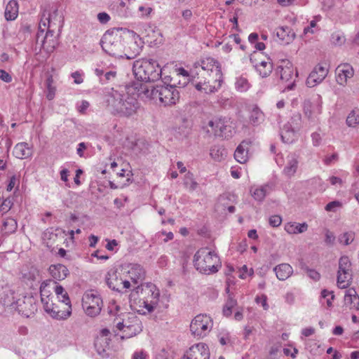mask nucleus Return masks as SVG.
I'll use <instances>...</instances> for the list:
<instances>
[{"label":"nucleus","instance_id":"58836bf2","mask_svg":"<svg viewBox=\"0 0 359 359\" xmlns=\"http://www.w3.org/2000/svg\"><path fill=\"white\" fill-rule=\"evenodd\" d=\"M183 184L184 187L189 190V192L195 191L198 184L194 177V174L191 172H188L184 177Z\"/></svg>","mask_w":359,"mask_h":359},{"label":"nucleus","instance_id":"de8ad7c7","mask_svg":"<svg viewBox=\"0 0 359 359\" xmlns=\"http://www.w3.org/2000/svg\"><path fill=\"white\" fill-rule=\"evenodd\" d=\"M354 238L355 233L353 231H347L341 233L339 236L338 241L340 243L348 245L353 241Z\"/></svg>","mask_w":359,"mask_h":359},{"label":"nucleus","instance_id":"5701e85b","mask_svg":"<svg viewBox=\"0 0 359 359\" xmlns=\"http://www.w3.org/2000/svg\"><path fill=\"white\" fill-rule=\"evenodd\" d=\"M272 184H265L261 186L252 187L250 189V193L255 200L262 202L264 201L266 196L272 191Z\"/></svg>","mask_w":359,"mask_h":359},{"label":"nucleus","instance_id":"423d86ee","mask_svg":"<svg viewBox=\"0 0 359 359\" xmlns=\"http://www.w3.org/2000/svg\"><path fill=\"white\" fill-rule=\"evenodd\" d=\"M101 46L104 52L111 56L122 57L123 43L121 35L107 32L102 36Z\"/></svg>","mask_w":359,"mask_h":359},{"label":"nucleus","instance_id":"a211bd4d","mask_svg":"<svg viewBox=\"0 0 359 359\" xmlns=\"http://www.w3.org/2000/svg\"><path fill=\"white\" fill-rule=\"evenodd\" d=\"M210 352L208 346L203 343L196 344L186 352L183 359H209Z\"/></svg>","mask_w":359,"mask_h":359},{"label":"nucleus","instance_id":"20e7f679","mask_svg":"<svg viewBox=\"0 0 359 359\" xmlns=\"http://www.w3.org/2000/svg\"><path fill=\"white\" fill-rule=\"evenodd\" d=\"M194 262L196 269L204 274L215 273L221 267L218 256L208 248L198 250L194 255Z\"/></svg>","mask_w":359,"mask_h":359},{"label":"nucleus","instance_id":"aec40b11","mask_svg":"<svg viewBox=\"0 0 359 359\" xmlns=\"http://www.w3.org/2000/svg\"><path fill=\"white\" fill-rule=\"evenodd\" d=\"M336 81L338 84L345 86L347 79L352 78L354 75V70L351 65L348 63L339 65L336 69Z\"/></svg>","mask_w":359,"mask_h":359},{"label":"nucleus","instance_id":"9b49d317","mask_svg":"<svg viewBox=\"0 0 359 359\" xmlns=\"http://www.w3.org/2000/svg\"><path fill=\"white\" fill-rule=\"evenodd\" d=\"M352 264L347 256H342L339 260L337 271V285L340 288L348 287L352 280Z\"/></svg>","mask_w":359,"mask_h":359},{"label":"nucleus","instance_id":"3c124183","mask_svg":"<svg viewBox=\"0 0 359 359\" xmlns=\"http://www.w3.org/2000/svg\"><path fill=\"white\" fill-rule=\"evenodd\" d=\"M39 276V273L35 268H31L28 272L23 273L24 279L29 281H36Z\"/></svg>","mask_w":359,"mask_h":359},{"label":"nucleus","instance_id":"c03bdc74","mask_svg":"<svg viewBox=\"0 0 359 359\" xmlns=\"http://www.w3.org/2000/svg\"><path fill=\"white\" fill-rule=\"evenodd\" d=\"M264 120V114L257 107H254L250 112V121L253 125H258Z\"/></svg>","mask_w":359,"mask_h":359},{"label":"nucleus","instance_id":"f3484780","mask_svg":"<svg viewBox=\"0 0 359 359\" xmlns=\"http://www.w3.org/2000/svg\"><path fill=\"white\" fill-rule=\"evenodd\" d=\"M125 277L134 283H142L145 277V271L144 268L138 264H128L122 268Z\"/></svg>","mask_w":359,"mask_h":359},{"label":"nucleus","instance_id":"0e129e2a","mask_svg":"<svg viewBox=\"0 0 359 359\" xmlns=\"http://www.w3.org/2000/svg\"><path fill=\"white\" fill-rule=\"evenodd\" d=\"M307 274L308 276L314 280H318L320 278V273L313 269H307Z\"/></svg>","mask_w":359,"mask_h":359},{"label":"nucleus","instance_id":"7ed1b4c3","mask_svg":"<svg viewBox=\"0 0 359 359\" xmlns=\"http://www.w3.org/2000/svg\"><path fill=\"white\" fill-rule=\"evenodd\" d=\"M133 73L137 80L144 82H154L161 76L162 70L158 62L152 59H143L134 62Z\"/></svg>","mask_w":359,"mask_h":359},{"label":"nucleus","instance_id":"393cba45","mask_svg":"<svg viewBox=\"0 0 359 359\" xmlns=\"http://www.w3.org/2000/svg\"><path fill=\"white\" fill-rule=\"evenodd\" d=\"M250 141L243 140L236 148L234 152L235 159L240 163H245L248 159V149Z\"/></svg>","mask_w":359,"mask_h":359},{"label":"nucleus","instance_id":"e2e57ef3","mask_svg":"<svg viewBox=\"0 0 359 359\" xmlns=\"http://www.w3.org/2000/svg\"><path fill=\"white\" fill-rule=\"evenodd\" d=\"M11 208V201L9 199H6L0 205V210L2 212H8Z\"/></svg>","mask_w":359,"mask_h":359},{"label":"nucleus","instance_id":"603ef678","mask_svg":"<svg viewBox=\"0 0 359 359\" xmlns=\"http://www.w3.org/2000/svg\"><path fill=\"white\" fill-rule=\"evenodd\" d=\"M321 297L324 299L327 298L326 302L327 306L330 307L332 305V300L334 298V295L332 292H330L327 290H323L321 292Z\"/></svg>","mask_w":359,"mask_h":359},{"label":"nucleus","instance_id":"052dcab7","mask_svg":"<svg viewBox=\"0 0 359 359\" xmlns=\"http://www.w3.org/2000/svg\"><path fill=\"white\" fill-rule=\"evenodd\" d=\"M0 79L6 83H10L12 81V76L5 70L0 69Z\"/></svg>","mask_w":359,"mask_h":359},{"label":"nucleus","instance_id":"a19ab883","mask_svg":"<svg viewBox=\"0 0 359 359\" xmlns=\"http://www.w3.org/2000/svg\"><path fill=\"white\" fill-rule=\"evenodd\" d=\"M237 305V300L235 299L233 294L228 295L227 300L223 308L224 316L229 317L232 313V309Z\"/></svg>","mask_w":359,"mask_h":359},{"label":"nucleus","instance_id":"6ab92c4d","mask_svg":"<svg viewBox=\"0 0 359 359\" xmlns=\"http://www.w3.org/2000/svg\"><path fill=\"white\" fill-rule=\"evenodd\" d=\"M327 73L328 69L325 67L321 65H317L306 79L307 86L312 88L320 83L325 79Z\"/></svg>","mask_w":359,"mask_h":359},{"label":"nucleus","instance_id":"2f4dec72","mask_svg":"<svg viewBox=\"0 0 359 359\" xmlns=\"http://www.w3.org/2000/svg\"><path fill=\"white\" fill-rule=\"evenodd\" d=\"M255 60L252 57L250 59V62L254 65L257 72H259L262 77H266L271 73L273 67L270 62L262 61L259 64H255Z\"/></svg>","mask_w":359,"mask_h":359},{"label":"nucleus","instance_id":"f704fd0d","mask_svg":"<svg viewBox=\"0 0 359 359\" xmlns=\"http://www.w3.org/2000/svg\"><path fill=\"white\" fill-rule=\"evenodd\" d=\"M298 163L297 157L295 154L290 156L287 163L284 168L285 174L288 177L294 175L297 170Z\"/></svg>","mask_w":359,"mask_h":359},{"label":"nucleus","instance_id":"6e6552de","mask_svg":"<svg viewBox=\"0 0 359 359\" xmlns=\"http://www.w3.org/2000/svg\"><path fill=\"white\" fill-rule=\"evenodd\" d=\"M223 83V74L222 70L218 73H213L207 76V79H201L196 81L195 87L205 93H212L217 91Z\"/></svg>","mask_w":359,"mask_h":359},{"label":"nucleus","instance_id":"4c0bfd02","mask_svg":"<svg viewBox=\"0 0 359 359\" xmlns=\"http://www.w3.org/2000/svg\"><path fill=\"white\" fill-rule=\"evenodd\" d=\"M53 291L55 292L57 299L61 300L63 302L69 304L71 302L68 293L65 290L62 285H57L56 282L53 280Z\"/></svg>","mask_w":359,"mask_h":359},{"label":"nucleus","instance_id":"bf43d9fd","mask_svg":"<svg viewBox=\"0 0 359 359\" xmlns=\"http://www.w3.org/2000/svg\"><path fill=\"white\" fill-rule=\"evenodd\" d=\"M284 299L287 304L292 305L294 303L295 295L293 292H288L285 294Z\"/></svg>","mask_w":359,"mask_h":359},{"label":"nucleus","instance_id":"f03ea898","mask_svg":"<svg viewBox=\"0 0 359 359\" xmlns=\"http://www.w3.org/2000/svg\"><path fill=\"white\" fill-rule=\"evenodd\" d=\"M176 88L175 82L167 86L157 85L152 86L151 89L145 83H134V88L137 90L138 96L144 95L153 100L158 99L164 106H171L179 101L180 92Z\"/></svg>","mask_w":359,"mask_h":359},{"label":"nucleus","instance_id":"f8f14e48","mask_svg":"<svg viewBox=\"0 0 359 359\" xmlns=\"http://www.w3.org/2000/svg\"><path fill=\"white\" fill-rule=\"evenodd\" d=\"M141 290V293L148 294L146 299L144 300V307L149 313H151L157 306L159 301L160 292L156 286L151 283L139 285L136 287V292L138 293Z\"/></svg>","mask_w":359,"mask_h":359},{"label":"nucleus","instance_id":"79ce46f5","mask_svg":"<svg viewBox=\"0 0 359 359\" xmlns=\"http://www.w3.org/2000/svg\"><path fill=\"white\" fill-rule=\"evenodd\" d=\"M311 103L309 101H306L304 104V112L305 116L308 118L309 126H314L317 124L318 120L316 117L312 115Z\"/></svg>","mask_w":359,"mask_h":359},{"label":"nucleus","instance_id":"680f3d73","mask_svg":"<svg viewBox=\"0 0 359 359\" xmlns=\"http://www.w3.org/2000/svg\"><path fill=\"white\" fill-rule=\"evenodd\" d=\"M311 138H312V143H313V146L318 147L320 144L322 138L319 133H312Z\"/></svg>","mask_w":359,"mask_h":359},{"label":"nucleus","instance_id":"a878e982","mask_svg":"<svg viewBox=\"0 0 359 359\" xmlns=\"http://www.w3.org/2000/svg\"><path fill=\"white\" fill-rule=\"evenodd\" d=\"M131 324H127L122 338H130L139 334L142 330V323L137 317H133Z\"/></svg>","mask_w":359,"mask_h":359},{"label":"nucleus","instance_id":"4468645a","mask_svg":"<svg viewBox=\"0 0 359 359\" xmlns=\"http://www.w3.org/2000/svg\"><path fill=\"white\" fill-rule=\"evenodd\" d=\"M208 126L212 128L216 137L226 139L233 135V128L230 120L226 118H215L209 121Z\"/></svg>","mask_w":359,"mask_h":359},{"label":"nucleus","instance_id":"39448f33","mask_svg":"<svg viewBox=\"0 0 359 359\" xmlns=\"http://www.w3.org/2000/svg\"><path fill=\"white\" fill-rule=\"evenodd\" d=\"M221 66L218 61L212 57H205L194 64L191 69L192 76L197 81L207 79L208 75L218 73L221 71Z\"/></svg>","mask_w":359,"mask_h":359},{"label":"nucleus","instance_id":"72a5a7b5","mask_svg":"<svg viewBox=\"0 0 359 359\" xmlns=\"http://www.w3.org/2000/svg\"><path fill=\"white\" fill-rule=\"evenodd\" d=\"M308 229V224L305 222L302 224L296 223V222H289L285 224V230L288 233H302L305 232Z\"/></svg>","mask_w":359,"mask_h":359},{"label":"nucleus","instance_id":"f257e3e1","mask_svg":"<svg viewBox=\"0 0 359 359\" xmlns=\"http://www.w3.org/2000/svg\"><path fill=\"white\" fill-rule=\"evenodd\" d=\"M133 86L128 88L114 90L111 88L106 94L107 106L113 111L123 116H131L135 114L139 108V102L134 95H131Z\"/></svg>","mask_w":359,"mask_h":359},{"label":"nucleus","instance_id":"37998d69","mask_svg":"<svg viewBox=\"0 0 359 359\" xmlns=\"http://www.w3.org/2000/svg\"><path fill=\"white\" fill-rule=\"evenodd\" d=\"M46 20L49 25L50 23H57L60 27L62 26L63 17L61 13H58L57 9H54L51 13H48Z\"/></svg>","mask_w":359,"mask_h":359},{"label":"nucleus","instance_id":"e433bc0d","mask_svg":"<svg viewBox=\"0 0 359 359\" xmlns=\"http://www.w3.org/2000/svg\"><path fill=\"white\" fill-rule=\"evenodd\" d=\"M282 141L285 143H292L295 137L294 130L290 125H285L280 132Z\"/></svg>","mask_w":359,"mask_h":359},{"label":"nucleus","instance_id":"49530a36","mask_svg":"<svg viewBox=\"0 0 359 359\" xmlns=\"http://www.w3.org/2000/svg\"><path fill=\"white\" fill-rule=\"evenodd\" d=\"M4 230L6 233H11L17 229L18 224L13 218H6L3 223Z\"/></svg>","mask_w":359,"mask_h":359},{"label":"nucleus","instance_id":"c85d7f7f","mask_svg":"<svg viewBox=\"0 0 359 359\" xmlns=\"http://www.w3.org/2000/svg\"><path fill=\"white\" fill-rule=\"evenodd\" d=\"M53 32L48 30L46 33L45 39L41 40L40 49L43 48L48 53L53 52L56 46V41L53 39Z\"/></svg>","mask_w":359,"mask_h":359},{"label":"nucleus","instance_id":"5fc2aeb1","mask_svg":"<svg viewBox=\"0 0 359 359\" xmlns=\"http://www.w3.org/2000/svg\"><path fill=\"white\" fill-rule=\"evenodd\" d=\"M267 297L265 294H262L260 297L257 296L255 298V302L257 304L261 303L264 310H268L269 305L267 304Z\"/></svg>","mask_w":359,"mask_h":359},{"label":"nucleus","instance_id":"864d4df0","mask_svg":"<svg viewBox=\"0 0 359 359\" xmlns=\"http://www.w3.org/2000/svg\"><path fill=\"white\" fill-rule=\"evenodd\" d=\"M269 224L273 227H278L281 224L282 218L279 215H273L269 217Z\"/></svg>","mask_w":359,"mask_h":359},{"label":"nucleus","instance_id":"2eb2a0df","mask_svg":"<svg viewBox=\"0 0 359 359\" xmlns=\"http://www.w3.org/2000/svg\"><path fill=\"white\" fill-rule=\"evenodd\" d=\"M10 309L17 310L26 318L31 317L37 311L35 299L32 296H24L16 301L13 300V306H10Z\"/></svg>","mask_w":359,"mask_h":359},{"label":"nucleus","instance_id":"774afa93","mask_svg":"<svg viewBox=\"0 0 359 359\" xmlns=\"http://www.w3.org/2000/svg\"><path fill=\"white\" fill-rule=\"evenodd\" d=\"M332 41L334 44H341L344 39L339 33H334L332 34Z\"/></svg>","mask_w":359,"mask_h":359},{"label":"nucleus","instance_id":"473e14b6","mask_svg":"<svg viewBox=\"0 0 359 359\" xmlns=\"http://www.w3.org/2000/svg\"><path fill=\"white\" fill-rule=\"evenodd\" d=\"M110 341L111 339H105L102 338V337H96L94 342V346L97 353L99 355L102 356L107 355L106 352L109 348Z\"/></svg>","mask_w":359,"mask_h":359},{"label":"nucleus","instance_id":"c9c22d12","mask_svg":"<svg viewBox=\"0 0 359 359\" xmlns=\"http://www.w3.org/2000/svg\"><path fill=\"white\" fill-rule=\"evenodd\" d=\"M18 8L15 1H11L7 4L5 10V18L7 20H13L18 16Z\"/></svg>","mask_w":359,"mask_h":359},{"label":"nucleus","instance_id":"13d9d810","mask_svg":"<svg viewBox=\"0 0 359 359\" xmlns=\"http://www.w3.org/2000/svg\"><path fill=\"white\" fill-rule=\"evenodd\" d=\"M148 355L147 353L141 350L140 351H135L132 356V359H147Z\"/></svg>","mask_w":359,"mask_h":359},{"label":"nucleus","instance_id":"8fccbe9b","mask_svg":"<svg viewBox=\"0 0 359 359\" xmlns=\"http://www.w3.org/2000/svg\"><path fill=\"white\" fill-rule=\"evenodd\" d=\"M236 88L240 92H245L250 87L248 80L243 77H239L235 83Z\"/></svg>","mask_w":359,"mask_h":359},{"label":"nucleus","instance_id":"7c9ffc66","mask_svg":"<svg viewBox=\"0 0 359 359\" xmlns=\"http://www.w3.org/2000/svg\"><path fill=\"white\" fill-rule=\"evenodd\" d=\"M277 36L286 43H290L295 38V33L288 26L278 27L276 31Z\"/></svg>","mask_w":359,"mask_h":359},{"label":"nucleus","instance_id":"0eeeda50","mask_svg":"<svg viewBox=\"0 0 359 359\" xmlns=\"http://www.w3.org/2000/svg\"><path fill=\"white\" fill-rule=\"evenodd\" d=\"M102 300L97 291L89 290L82 298V307L86 313L91 317L98 315L102 309Z\"/></svg>","mask_w":359,"mask_h":359},{"label":"nucleus","instance_id":"ddd939ff","mask_svg":"<svg viewBox=\"0 0 359 359\" xmlns=\"http://www.w3.org/2000/svg\"><path fill=\"white\" fill-rule=\"evenodd\" d=\"M43 308L46 313L57 320H65L72 314L71 302L67 304L61 300H53Z\"/></svg>","mask_w":359,"mask_h":359},{"label":"nucleus","instance_id":"a18cd8bd","mask_svg":"<svg viewBox=\"0 0 359 359\" xmlns=\"http://www.w3.org/2000/svg\"><path fill=\"white\" fill-rule=\"evenodd\" d=\"M346 123L349 127H355L359 123V109H354L349 113Z\"/></svg>","mask_w":359,"mask_h":359},{"label":"nucleus","instance_id":"b1692460","mask_svg":"<svg viewBox=\"0 0 359 359\" xmlns=\"http://www.w3.org/2000/svg\"><path fill=\"white\" fill-rule=\"evenodd\" d=\"M13 154L18 158H27L32 156L33 147L27 142H20L15 146Z\"/></svg>","mask_w":359,"mask_h":359},{"label":"nucleus","instance_id":"9d476101","mask_svg":"<svg viewBox=\"0 0 359 359\" xmlns=\"http://www.w3.org/2000/svg\"><path fill=\"white\" fill-rule=\"evenodd\" d=\"M106 283L113 290L122 292L123 290L130 287V283L125 277L123 270L120 271L116 269L109 270L105 277Z\"/></svg>","mask_w":359,"mask_h":359},{"label":"nucleus","instance_id":"dca6fc26","mask_svg":"<svg viewBox=\"0 0 359 359\" xmlns=\"http://www.w3.org/2000/svg\"><path fill=\"white\" fill-rule=\"evenodd\" d=\"M294 68L291 62L289 60H282L280 64L277 67L276 73L280 76V79L284 82H289L287 88L292 90L294 86L295 79L297 73L294 74Z\"/></svg>","mask_w":359,"mask_h":359},{"label":"nucleus","instance_id":"69168bd1","mask_svg":"<svg viewBox=\"0 0 359 359\" xmlns=\"http://www.w3.org/2000/svg\"><path fill=\"white\" fill-rule=\"evenodd\" d=\"M72 78L74 79V83L76 84H81L83 83V79L82 78V74L79 71L74 72L72 74Z\"/></svg>","mask_w":359,"mask_h":359},{"label":"nucleus","instance_id":"4d7b16f0","mask_svg":"<svg viewBox=\"0 0 359 359\" xmlns=\"http://www.w3.org/2000/svg\"><path fill=\"white\" fill-rule=\"evenodd\" d=\"M97 19L102 24H107L110 20V16L105 12L97 14Z\"/></svg>","mask_w":359,"mask_h":359},{"label":"nucleus","instance_id":"ea45409f","mask_svg":"<svg viewBox=\"0 0 359 359\" xmlns=\"http://www.w3.org/2000/svg\"><path fill=\"white\" fill-rule=\"evenodd\" d=\"M137 38H138L139 41L135 40V41L130 43V46L129 47L130 49H132V53L129 55L126 54L128 59H133L137 55L140 54V53L142 50V48L143 47V42L142 41L139 36H137Z\"/></svg>","mask_w":359,"mask_h":359},{"label":"nucleus","instance_id":"09e8293b","mask_svg":"<svg viewBox=\"0 0 359 359\" xmlns=\"http://www.w3.org/2000/svg\"><path fill=\"white\" fill-rule=\"evenodd\" d=\"M53 79L52 76H48L46 81V86L48 90L46 97L48 100H51L55 97V88L53 86Z\"/></svg>","mask_w":359,"mask_h":359},{"label":"nucleus","instance_id":"1a4fd4ad","mask_svg":"<svg viewBox=\"0 0 359 359\" xmlns=\"http://www.w3.org/2000/svg\"><path fill=\"white\" fill-rule=\"evenodd\" d=\"M212 325V320L210 316L200 314L192 320L190 324V331L194 337L203 338L210 332Z\"/></svg>","mask_w":359,"mask_h":359},{"label":"nucleus","instance_id":"4be33fe9","mask_svg":"<svg viewBox=\"0 0 359 359\" xmlns=\"http://www.w3.org/2000/svg\"><path fill=\"white\" fill-rule=\"evenodd\" d=\"M53 291V280H47L43 281L40 286L41 300L43 307L53 300L54 297L52 294Z\"/></svg>","mask_w":359,"mask_h":359},{"label":"nucleus","instance_id":"c756f323","mask_svg":"<svg viewBox=\"0 0 359 359\" xmlns=\"http://www.w3.org/2000/svg\"><path fill=\"white\" fill-rule=\"evenodd\" d=\"M274 272L280 280L287 279L293 273L292 267L288 264H281L274 267Z\"/></svg>","mask_w":359,"mask_h":359},{"label":"nucleus","instance_id":"412c9836","mask_svg":"<svg viewBox=\"0 0 359 359\" xmlns=\"http://www.w3.org/2000/svg\"><path fill=\"white\" fill-rule=\"evenodd\" d=\"M13 292L9 287L0 282V313L5 311L6 308L13 306Z\"/></svg>","mask_w":359,"mask_h":359},{"label":"nucleus","instance_id":"cd10ccee","mask_svg":"<svg viewBox=\"0 0 359 359\" xmlns=\"http://www.w3.org/2000/svg\"><path fill=\"white\" fill-rule=\"evenodd\" d=\"M344 303L350 309H358L359 296L353 288H349L346 290L344 296Z\"/></svg>","mask_w":359,"mask_h":359},{"label":"nucleus","instance_id":"bb28decb","mask_svg":"<svg viewBox=\"0 0 359 359\" xmlns=\"http://www.w3.org/2000/svg\"><path fill=\"white\" fill-rule=\"evenodd\" d=\"M51 276L57 280H64L69 274L68 269L63 264H52L49 267Z\"/></svg>","mask_w":359,"mask_h":359},{"label":"nucleus","instance_id":"338daca9","mask_svg":"<svg viewBox=\"0 0 359 359\" xmlns=\"http://www.w3.org/2000/svg\"><path fill=\"white\" fill-rule=\"evenodd\" d=\"M340 203L339 201H332L326 205L325 210L327 211H335V209L337 207L340 206Z\"/></svg>","mask_w":359,"mask_h":359},{"label":"nucleus","instance_id":"6e6d98bb","mask_svg":"<svg viewBox=\"0 0 359 359\" xmlns=\"http://www.w3.org/2000/svg\"><path fill=\"white\" fill-rule=\"evenodd\" d=\"M116 76V71H109L104 73V79H101V81L107 83L111 79H114Z\"/></svg>","mask_w":359,"mask_h":359}]
</instances>
